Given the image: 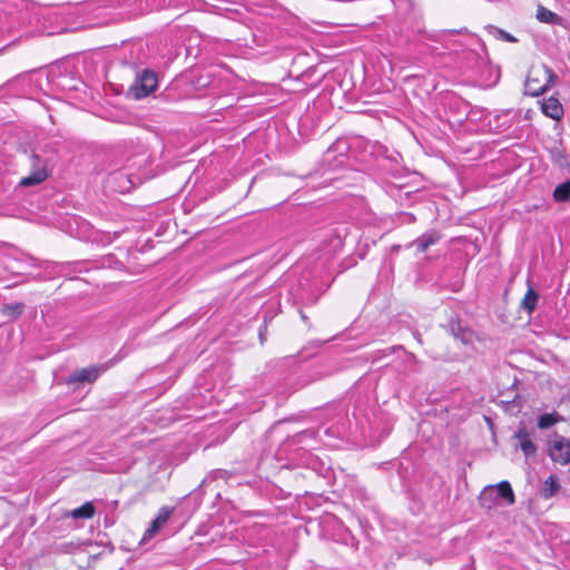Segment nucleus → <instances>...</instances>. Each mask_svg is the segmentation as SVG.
<instances>
[{
  "instance_id": "1",
  "label": "nucleus",
  "mask_w": 570,
  "mask_h": 570,
  "mask_svg": "<svg viewBox=\"0 0 570 570\" xmlns=\"http://www.w3.org/2000/svg\"><path fill=\"white\" fill-rule=\"evenodd\" d=\"M30 174L22 177L19 185L21 187H32L43 183L50 175V169L57 160L56 144H46L35 148L30 156Z\"/></svg>"
},
{
  "instance_id": "2",
  "label": "nucleus",
  "mask_w": 570,
  "mask_h": 570,
  "mask_svg": "<svg viewBox=\"0 0 570 570\" xmlns=\"http://www.w3.org/2000/svg\"><path fill=\"white\" fill-rule=\"evenodd\" d=\"M136 72V77L134 82L128 88V96L139 100L145 97H148L153 94L158 87V78L155 71L150 69H137L136 66L128 63Z\"/></svg>"
},
{
  "instance_id": "3",
  "label": "nucleus",
  "mask_w": 570,
  "mask_h": 570,
  "mask_svg": "<svg viewBox=\"0 0 570 570\" xmlns=\"http://www.w3.org/2000/svg\"><path fill=\"white\" fill-rule=\"evenodd\" d=\"M480 503L487 509H492L494 505L508 504L511 505L515 502L514 492L508 481H501L497 485H488L480 494Z\"/></svg>"
},
{
  "instance_id": "4",
  "label": "nucleus",
  "mask_w": 570,
  "mask_h": 570,
  "mask_svg": "<svg viewBox=\"0 0 570 570\" xmlns=\"http://www.w3.org/2000/svg\"><path fill=\"white\" fill-rule=\"evenodd\" d=\"M110 363H102L99 365H92L75 370L67 377L66 382L69 385L94 383L100 375L107 372L110 368Z\"/></svg>"
},
{
  "instance_id": "5",
  "label": "nucleus",
  "mask_w": 570,
  "mask_h": 570,
  "mask_svg": "<svg viewBox=\"0 0 570 570\" xmlns=\"http://www.w3.org/2000/svg\"><path fill=\"white\" fill-rule=\"evenodd\" d=\"M548 452L551 460L561 465L570 463V440L567 438L554 434L548 441Z\"/></svg>"
},
{
  "instance_id": "6",
  "label": "nucleus",
  "mask_w": 570,
  "mask_h": 570,
  "mask_svg": "<svg viewBox=\"0 0 570 570\" xmlns=\"http://www.w3.org/2000/svg\"><path fill=\"white\" fill-rule=\"evenodd\" d=\"M348 234V227L340 225L327 230L323 240L322 250L325 255H335L344 245V239Z\"/></svg>"
},
{
  "instance_id": "7",
  "label": "nucleus",
  "mask_w": 570,
  "mask_h": 570,
  "mask_svg": "<svg viewBox=\"0 0 570 570\" xmlns=\"http://www.w3.org/2000/svg\"><path fill=\"white\" fill-rule=\"evenodd\" d=\"M351 146L345 139H337L325 151L324 159L332 168L345 165Z\"/></svg>"
},
{
  "instance_id": "8",
  "label": "nucleus",
  "mask_w": 570,
  "mask_h": 570,
  "mask_svg": "<svg viewBox=\"0 0 570 570\" xmlns=\"http://www.w3.org/2000/svg\"><path fill=\"white\" fill-rule=\"evenodd\" d=\"M512 438L518 441L515 449H520L527 459L535 455L538 446L525 426L519 428Z\"/></svg>"
},
{
  "instance_id": "9",
  "label": "nucleus",
  "mask_w": 570,
  "mask_h": 570,
  "mask_svg": "<svg viewBox=\"0 0 570 570\" xmlns=\"http://www.w3.org/2000/svg\"><path fill=\"white\" fill-rule=\"evenodd\" d=\"M446 331L463 345H470L473 343L474 332L465 326L459 320H451L446 326Z\"/></svg>"
},
{
  "instance_id": "10",
  "label": "nucleus",
  "mask_w": 570,
  "mask_h": 570,
  "mask_svg": "<svg viewBox=\"0 0 570 570\" xmlns=\"http://www.w3.org/2000/svg\"><path fill=\"white\" fill-rule=\"evenodd\" d=\"M175 508L164 505L159 509L157 517L151 521L150 527L147 530V533L151 537L156 534L169 520L170 515L174 513Z\"/></svg>"
},
{
  "instance_id": "11",
  "label": "nucleus",
  "mask_w": 570,
  "mask_h": 570,
  "mask_svg": "<svg viewBox=\"0 0 570 570\" xmlns=\"http://www.w3.org/2000/svg\"><path fill=\"white\" fill-rule=\"evenodd\" d=\"M441 239V234L436 229H430L419 236L412 245L416 247L420 253L425 252L430 246L436 244Z\"/></svg>"
},
{
  "instance_id": "12",
  "label": "nucleus",
  "mask_w": 570,
  "mask_h": 570,
  "mask_svg": "<svg viewBox=\"0 0 570 570\" xmlns=\"http://www.w3.org/2000/svg\"><path fill=\"white\" fill-rule=\"evenodd\" d=\"M542 112L554 119V120H558L561 118V116L563 115V108H562V105L560 104V101L557 99V98H549L547 100L543 101L542 104Z\"/></svg>"
},
{
  "instance_id": "13",
  "label": "nucleus",
  "mask_w": 570,
  "mask_h": 570,
  "mask_svg": "<svg viewBox=\"0 0 570 570\" xmlns=\"http://www.w3.org/2000/svg\"><path fill=\"white\" fill-rule=\"evenodd\" d=\"M561 487L559 483V479L556 475H550L543 483L542 489L540 490V497L543 499H550L554 497Z\"/></svg>"
},
{
  "instance_id": "14",
  "label": "nucleus",
  "mask_w": 570,
  "mask_h": 570,
  "mask_svg": "<svg viewBox=\"0 0 570 570\" xmlns=\"http://www.w3.org/2000/svg\"><path fill=\"white\" fill-rule=\"evenodd\" d=\"M537 19L540 22L549 23V24H561L562 17L552 12L551 10L544 8L543 6H539L537 10Z\"/></svg>"
},
{
  "instance_id": "15",
  "label": "nucleus",
  "mask_w": 570,
  "mask_h": 570,
  "mask_svg": "<svg viewBox=\"0 0 570 570\" xmlns=\"http://www.w3.org/2000/svg\"><path fill=\"white\" fill-rule=\"evenodd\" d=\"M538 299L539 294L532 287H529L528 292L525 293L522 299L521 306L525 312L531 314L535 309Z\"/></svg>"
},
{
  "instance_id": "16",
  "label": "nucleus",
  "mask_w": 570,
  "mask_h": 570,
  "mask_svg": "<svg viewBox=\"0 0 570 570\" xmlns=\"http://www.w3.org/2000/svg\"><path fill=\"white\" fill-rule=\"evenodd\" d=\"M95 514V507L91 502H86L81 507L73 509L70 515L73 519H90Z\"/></svg>"
},
{
  "instance_id": "17",
  "label": "nucleus",
  "mask_w": 570,
  "mask_h": 570,
  "mask_svg": "<svg viewBox=\"0 0 570 570\" xmlns=\"http://www.w3.org/2000/svg\"><path fill=\"white\" fill-rule=\"evenodd\" d=\"M553 198L559 203H563L570 199V180H566L554 188Z\"/></svg>"
},
{
  "instance_id": "18",
  "label": "nucleus",
  "mask_w": 570,
  "mask_h": 570,
  "mask_svg": "<svg viewBox=\"0 0 570 570\" xmlns=\"http://www.w3.org/2000/svg\"><path fill=\"white\" fill-rule=\"evenodd\" d=\"M487 29L489 30V32L491 35L494 36V38H497L499 40H503L507 42H517L518 41V39L514 36H512L511 33H509L505 30L500 29L498 27L489 26Z\"/></svg>"
},
{
  "instance_id": "19",
  "label": "nucleus",
  "mask_w": 570,
  "mask_h": 570,
  "mask_svg": "<svg viewBox=\"0 0 570 570\" xmlns=\"http://www.w3.org/2000/svg\"><path fill=\"white\" fill-rule=\"evenodd\" d=\"M23 309H24L23 303H14V304H6L3 306L2 312H3V314H6L12 318H17L23 313Z\"/></svg>"
},
{
  "instance_id": "20",
  "label": "nucleus",
  "mask_w": 570,
  "mask_h": 570,
  "mask_svg": "<svg viewBox=\"0 0 570 570\" xmlns=\"http://www.w3.org/2000/svg\"><path fill=\"white\" fill-rule=\"evenodd\" d=\"M559 421V416L554 413L541 414L538 419V426L540 429H548Z\"/></svg>"
},
{
  "instance_id": "21",
  "label": "nucleus",
  "mask_w": 570,
  "mask_h": 570,
  "mask_svg": "<svg viewBox=\"0 0 570 570\" xmlns=\"http://www.w3.org/2000/svg\"><path fill=\"white\" fill-rule=\"evenodd\" d=\"M525 94H529L531 96H539L542 94L546 89V86H537V81L528 78L524 85Z\"/></svg>"
},
{
  "instance_id": "22",
  "label": "nucleus",
  "mask_w": 570,
  "mask_h": 570,
  "mask_svg": "<svg viewBox=\"0 0 570 570\" xmlns=\"http://www.w3.org/2000/svg\"><path fill=\"white\" fill-rule=\"evenodd\" d=\"M313 438L314 436V431L313 430H305V431H302L301 433H297L296 435L293 436V442L294 443H302L303 440L305 438Z\"/></svg>"
},
{
  "instance_id": "23",
  "label": "nucleus",
  "mask_w": 570,
  "mask_h": 570,
  "mask_svg": "<svg viewBox=\"0 0 570 570\" xmlns=\"http://www.w3.org/2000/svg\"><path fill=\"white\" fill-rule=\"evenodd\" d=\"M114 179L115 180L127 179V181L130 184V186H135L136 185V181L134 180L132 176L131 175H126L124 173H116L114 175Z\"/></svg>"
},
{
  "instance_id": "24",
  "label": "nucleus",
  "mask_w": 570,
  "mask_h": 570,
  "mask_svg": "<svg viewBox=\"0 0 570 570\" xmlns=\"http://www.w3.org/2000/svg\"><path fill=\"white\" fill-rule=\"evenodd\" d=\"M229 472L227 470H223V469H219V470H216L213 472V476L215 479H228L229 478Z\"/></svg>"
},
{
  "instance_id": "25",
  "label": "nucleus",
  "mask_w": 570,
  "mask_h": 570,
  "mask_svg": "<svg viewBox=\"0 0 570 570\" xmlns=\"http://www.w3.org/2000/svg\"><path fill=\"white\" fill-rule=\"evenodd\" d=\"M551 155H552L553 159L561 165V158H563L562 153L559 149H554L551 151Z\"/></svg>"
},
{
  "instance_id": "26",
  "label": "nucleus",
  "mask_w": 570,
  "mask_h": 570,
  "mask_svg": "<svg viewBox=\"0 0 570 570\" xmlns=\"http://www.w3.org/2000/svg\"><path fill=\"white\" fill-rule=\"evenodd\" d=\"M464 32H468V29L466 28H461L459 30H444L443 31V35H454V33H464Z\"/></svg>"
},
{
  "instance_id": "27",
  "label": "nucleus",
  "mask_w": 570,
  "mask_h": 570,
  "mask_svg": "<svg viewBox=\"0 0 570 570\" xmlns=\"http://www.w3.org/2000/svg\"><path fill=\"white\" fill-rule=\"evenodd\" d=\"M299 315H301L302 320H303L305 323H307V322H308V317L306 316V314H305L302 309H299Z\"/></svg>"
},
{
  "instance_id": "28",
  "label": "nucleus",
  "mask_w": 570,
  "mask_h": 570,
  "mask_svg": "<svg viewBox=\"0 0 570 570\" xmlns=\"http://www.w3.org/2000/svg\"><path fill=\"white\" fill-rule=\"evenodd\" d=\"M547 72L549 73V78H553L554 73L550 68H547Z\"/></svg>"
},
{
  "instance_id": "29",
  "label": "nucleus",
  "mask_w": 570,
  "mask_h": 570,
  "mask_svg": "<svg viewBox=\"0 0 570 570\" xmlns=\"http://www.w3.org/2000/svg\"><path fill=\"white\" fill-rule=\"evenodd\" d=\"M397 157H400V155L397 153H395V155L389 157V159L396 161Z\"/></svg>"
},
{
  "instance_id": "30",
  "label": "nucleus",
  "mask_w": 570,
  "mask_h": 570,
  "mask_svg": "<svg viewBox=\"0 0 570 570\" xmlns=\"http://www.w3.org/2000/svg\"><path fill=\"white\" fill-rule=\"evenodd\" d=\"M400 248H401V246H400V245H394V246H392V250H393V252H397V250H400Z\"/></svg>"
},
{
  "instance_id": "31",
  "label": "nucleus",
  "mask_w": 570,
  "mask_h": 570,
  "mask_svg": "<svg viewBox=\"0 0 570 570\" xmlns=\"http://www.w3.org/2000/svg\"><path fill=\"white\" fill-rule=\"evenodd\" d=\"M316 302H317V297L312 298L311 301H308V304H315Z\"/></svg>"
},
{
  "instance_id": "32",
  "label": "nucleus",
  "mask_w": 570,
  "mask_h": 570,
  "mask_svg": "<svg viewBox=\"0 0 570 570\" xmlns=\"http://www.w3.org/2000/svg\"><path fill=\"white\" fill-rule=\"evenodd\" d=\"M259 337H261V341H263V333L259 332Z\"/></svg>"
},
{
  "instance_id": "33",
  "label": "nucleus",
  "mask_w": 570,
  "mask_h": 570,
  "mask_svg": "<svg viewBox=\"0 0 570 570\" xmlns=\"http://www.w3.org/2000/svg\"><path fill=\"white\" fill-rule=\"evenodd\" d=\"M4 50V47L0 49V52Z\"/></svg>"
}]
</instances>
